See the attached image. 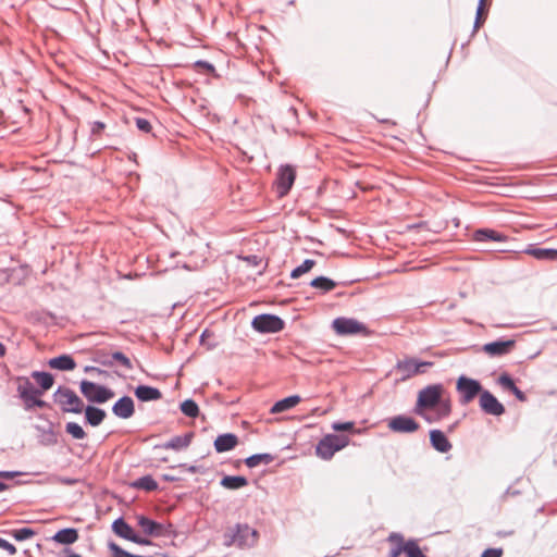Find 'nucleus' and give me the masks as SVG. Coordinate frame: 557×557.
Segmentation results:
<instances>
[{
    "label": "nucleus",
    "mask_w": 557,
    "mask_h": 557,
    "mask_svg": "<svg viewBox=\"0 0 557 557\" xmlns=\"http://www.w3.org/2000/svg\"><path fill=\"white\" fill-rule=\"evenodd\" d=\"M5 355V347L2 343H0V357H3Z\"/></svg>",
    "instance_id": "obj_49"
},
{
    "label": "nucleus",
    "mask_w": 557,
    "mask_h": 557,
    "mask_svg": "<svg viewBox=\"0 0 557 557\" xmlns=\"http://www.w3.org/2000/svg\"><path fill=\"white\" fill-rule=\"evenodd\" d=\"M104 129L106 124L103 122L96 121L91 123L90 133L92 137L98 138Z\"/></svg>",
    "instance_id": "obj_42"
},
{
    "label": "nucleus",
    "mask_w": 557,
    "mask_h": 557,
    "mask_svg": "<svg viewBox=\"0 0 557 557\" xmlns=\"http://www.w3.org/2000/svg\"><path fill=\"white\" fill-rule=\"evenodd\" d=\"M237 444L238 437L235 434L226 433L215 438L214 448L218 453H224L233 449Z\"/></svg>",
    "instance_id": "obj_19"
},
{
    "label": "nucleus",
    "mask_w": 557,
    "mask_h": 557,
    "mask_svg": "<svg viewBox=\"0 0 557 557\" xmlns=\"http://www.w3.org/2000/svg\"><path fill=\"white\" fill-rule=\"evenodd\" d=\"M52 540L59 544H73L78 540V532L73 528L62 529L53 535Z\"/></svg>",
    "instance_id": "obj_24"
},
{
    "label": "nucleus",
    "mask_w": 557,
    "mask_h": 557,
    "mask_svg": "<svg viewBox=\"0 0 557 557\" xmlns=\"http://www.w3.org/2000/svg\"><path fill=\"white\" fill-rule=\"evenodd\" d=\"M112 411L122 419L131 418L134 414L133 399L128 396L122 397L113 405Z\"/></svg>",
    "instance_id": "obj_18"
},
{
    "label": "nucleus",
    "mask_w": 557,
    "mask_h": 557,
    "mask_svg": "<svg viewBox=\"0 0 557 557\" xmlns=\"http://www.w3.org/2000/svg\"><path fill=\"white\" fill-rule=\"evenodd\" d=\"M479 405L486 414L498 417L505 413L504 405L486 389L480 394Z\"/></svg>",
    "instance_id": "obj_11"
},
{
    "label": "nucleus",
    "mask_w": 557,
    "mask_h": 557,
    "mask_svg": "<svg viewBox=\"0 0 557 557\" xmlns=\"http://www.w3.org/2000/svg\"><path fill=\"white\" fill-rule=\"evenodd\" d=\"M453 430H454V426L448 428V432H453Z\"/></svg>",
    "instance_id": "obj_54"
},
{
    "label": "nucleus",
    "mask_w": 557,
    "mask_h": 557,
    "mask_svg": "<svg viewBox=\"0 0 557 557\" xmlns=\"http://www.w3.org/2000/svg\"><path fill=\"white\" fill-rule=\"evenodd\" d=\"M473 237L476 242H505L507 239V236H505L504 234H500L490 228H482L475 231Z\"/></svg>",
    "instance_id": "obj_22"
},
{
    "label": "nucleus",
    "mask_w": 557,
    "mask_h": 557,
    "mask_svg": "<svg viewBox=\"0 0 557 557\" xmlns=\"http://www.w3.org/2000/svg\"><path fill=\"white\" fill-rule=\"evenodd\" d=\"M0 548L7 550L10 555L16 554V547L2 537H0Z\"/></svg>",
    "instance_id": "obj_45"
},
{
    "label": "nucleus",
    "mask_w": 557,
    "mask_h": 557,
    "mask_svg": "<svg viewBox=\"0 0 557 557\" xmlns=\"http://www.w3.org/2000/svg\"><path fill=\"white\" fill-rule=\"evenodd\" d=\"M485 2H486V0H480V4H479L478 11H476V22H475L476 27H479L481 24V18L483 15Z\"/></svg>",
    "instance_id": "obj_47"
},
{
    "label": "nucleus",
    "mask_w": 557,
    "mask_h": 557,
    "mask_svg": "<svg viewBox=\"0 0 557 557\" xmlns=\"http://www.w3.org/2000/svg\"><path fill=\"white\" fill-rule=\"evenodd\" d=\"M109 548L110 550L112 552L113 554V557H144V556H138V555H133L126 550H124L123 548H121L117 544L115 543H111L109 545Z\"/></svg>",
    "instance_id": "obj_40"
},
{
    "label": "nucleus",
    "mask_w": 557,
    "mask_h": 557,
    "mask_svg": "<svg viewBox=\"0 0 557 557\" xmlns=\"http://www.w3.org/2000/svg\"><path fill=\"white\" fill-rule=\"evenodd\" d=\"M248 484L245 476H232L227 475L221 480V485L227 490H238Z\"/></svg>",
    "instance_id": "obj_30"
},
{
    "label": "nucleus",
    "mask_w": 557,
    "mask_h": 557,
    "mask_svg": "<svg viewBox=\"0 0 557 557\" xmlns=\"http://www.w3.org/2000/svg\"><path fill=\"white\" fill-rule=\"evenodd\" d=\"M32 376L35 379V381L40 385L42 391H48L53 385V376L48 372H33Z\"/></svg>",
    "instance_id": "obj_32"
},
{
    "label": "nucleus",
    "mask_w": 557,
    "mask_h": 557,
    "mask_svg": "<svg viewBox=\"0 0 557 557\" xmlns=\"http://www.w3.org/2000/svg\"><path fill=\"white\" fill-rule=\"evenodd\" d=\"M433 362L418 361L413 358L399 360L396 364L397 372L401 373L403 379H409L425 372V368L432 367Z\"/></svg>",
    "instance_id": "obj_8"
},
{
    "label": "nucleus",
    "mask_w": 557,
    "mask_h": 557,
    "mask_svg": "<svg viewBox=\"0 0 557 557\" xmlns=\"http://www.w3.org/2000/svg\"><path fill=\"white\" fill-rule=\"evenodd\" d=\"M196 66L199 67V69L205 70L206 72H213L214 71V66L212 64H210L209 62H206V61H197L196 62Z\"/></svg>",
    "instance_id": "obj_48"
},
{
    "label": "nucleus",
    "mask_w": 557,
    "mask_h": 557,
    "mask_svg": "<svg viewBox=\"0 0 557 557\" xmlns=\"http://www.w3.org/2000/svg\"><path fill=\"white\" fill-rule=\"evenodd\" d=\"M193 436H194L193 433H187L183 436H175V437L171 438L169 442H166L163 445V448L174 449V450H180V449L186 448L189 446Z\"/></svg>",
    "instance_id": "obj_27"
},
{
    "label": "nucleus",
    "mask_w": 557,
    "mask_h": 557,
    "mask_svg": "<svg viewBox=\"0 0 557 557\" xmlns=\"http://www.w3.org/2000/svg\"><path fill=\"white\" fill-rule=\"evenodd\" d=\"M67 557H82V556H81V555H78V554H76V553L69 552Z\"/></svg>",
    "instance_id": "obj_52"
},
{
    "label": "nucleus",
    "mask_w": 557,
    "mask_h": 557,
    "mask_svg": "<svg viewBox=\"0 0 557 557\" xmlns=\"http://www.w3.org/2000/svg\"><path fill=\"white\" fill-rule=\"evenodd\" d=\"M17 391L26 409L47 406V403L40 399L42 392L37 389L27 379L20 382Z\"/></svg>",
    "instance_id": "obj_6"
},
{
    "label": "nucleus",
    "mask_w": 557,
    "mask_h": 557,
    "mask_svg": "<svg viewBox=\"0 0 557 557\" xmlns=\"http://www.w3.org/2000/svg\"><path fill=\"white\" fill-rule=\"evenodd\" d=\"M445 389L441 384L429 385L418 394L414 412L428 422H436L451 412V401L444 397Z\"/></svg>",
    "instance_id": "obj_1"
},
{
    "label": "nucleus",
    "mask_w": 557,
    "mask_h": 557,
    "mask_svg": "<svg viewBox=\"0 0 557 557\" xmlns=\"http://www.w3.org/2000/svg\"><path fill=\"white\" fill-rule=\"evenodd\" d=\"M135 488L145 490L148 492L154 491L158 488L157 481L151 475H145L136 480L131 484Z\"/></svg>",
    "instance_id": "obj_31"
},
{
    "label": "nucleus",
    "mask_w": 557,
    "mask_h": 557,
    "mask_svg": "<svg viewBox=\"0 0 557 557\" xmlns=\"http://www.w3.org/2000/svg\"><path fill=\"white\" fill-rule=\"evenodd\" d=\"M137 523L146 535L161 536L164 534V527L145 516H137Z\"/></svg>",
    "instance_id": "obj_17"
},
{
    "label": "nucleus",
    "mask_w": 557,
    "mask_h": 557,
    "mask_svg": "<svg viewBox=\"0 0 557 557\" xmlns=\"http://www.w3.org/2000/svg\"><path fill=\"white\" fill-rule=\"evenodd\" d=\"M112 529L116 535L136 544L148 545L150 543L148 540L136 535L132 527L127 524L123 519L115 520L112 524Z\"/></svg>",
    "instance_id": "obj_14"
},
{
    "label": "nucleus",
    "mask_w": 557,
    "mask_h": 557,
    "mask_svg": "<svg viewBox=\"0 0 557 557\" xmlns=\"http://www.w3.org/2000/svg\"><path fill=\"white\" fill-rule=\"evenodd\" d=\"M388 428L396 433H413L420 428L419 423L407 416H396L388 421Z\"/></svg>",
    "instance_id": "obj_13"
},
{
    "label": "nucleus",
    "mask_w": 557,
    "mask_h": 557,
    "mask_svg": "<svg viewBox=\"0 0 557 557\" xmlns=\"http://www.w3.org/2000/svg\"><path fill=\"white\" fill-rule=\"evenodd\" d=\"M7 488V485L4 483L0 482V493L3 492Z\"/></svg>",
    "instance_id": "obj_53"
},
{
    "label": "nucleus",
    "mask_w": 557,
    "mask_h": 557,
    "mask_svg": "<svg viewBox=\"0 0 557 557\" xmlns=\"http://www.w3.org/2000/svg\"><path fill=\"white\" fill-rule=\"evenodd\" d=\"M65 431L75 440H83L86 437V433L83 428L76 422H69L65 425Z\"/></svg>",
    "instance_id": "obj_36"
},
{
    "label": "nucleus",
    "mask_w": 557,
    "mask_h": 557,
    "mask_svg": "<svg viewBox=\"0 0 557 557\" xmlns=\"http://www.w3.org/2000/svg\"><path fill=\"white\" fill-rule=\"evenodd\" d=\"M86 371H95V372H98V373H102V371L98 368H86Z\"/></svg>",
    "instance_id": "obj_50"
},
{
    "label": "nucleus",
    "mask_w": 557,
    "mask_h": 557,
    "mask_svg": "<svg viewBox=\"0 0 557 557\" xmlns=\"http://www.w3.org/2000/svg\"><path fill=\"white\" fill-rule=\"evenodd\" d=\"M54 401L64 412L81 413L84 408L83 400L67 387H59L55 391Z\"/></svg>",
    "instance_id": "obj_4"
},
{
    "label": "nucleus",
    "mask_w": 557,
    "mask_h": 557,
    "mask_svg": "<svg viewBox=\"0 0 557 557\" xmlns=\"http://www.w3.org/2000/svg\"><path fill=\"white\" fill-rule=\"evenodd\" d=\"M135 122H136V126L138 127V129H140L145 133H149L152 128L150 122L146 119L137 117Z\"/></svg>",
    "instance_id": "obj_44"
},
{
    "label": "nucleus",
    "mask_w": 557,
    "mask_h": 557,
    "mask_svg": "<svg viewBox=\"0 0 557 557\" xmlns=\"http://www.w3.org/2000/svg\"><path fill=\"white\" fill-rule=\"evenodd\" d=\"M516 346L515 339L496 341L487 343L483 346V351L488 356H504L509 354Z\"/></svg>",
    "instance_id": "obj_15"
},
{
    "label": "nucleus",
    "mask_w": 557,
    "mask_h": 557,
    "mask_svg": "<svg viewBox=\"0 0 557 557\" xmlns=\"http://www.w3.org/2000/svg\"><path fill=\"white\" fill-rule=\"evenodd\" d=\"M503 556V549L502 548H488L485 549L481 557H502Z\"/></svg>",
    "instance_id": "obj_46"
},
{
    "label": "nucleus",
    "mask_w": 557,
    "mask_h": 557,
    "mask_svg": "<svg viewBox=\"0 0 557 557\" xmlns=\"http://www.w3.org/2000/svg\"><path fill=\"white\" fill-rule=\"evenodd\" d=\"M349 444V438L345 435L326 434L320 440L315 447L318 457L330 460L335 453L342 450Z\"/></svg>",
    "instance_id": "obj_3"
},
{
    "label": "nucleus",
    "mask_w": 557,
    "mask_h": 557,
    "mask_svg": "<svg viewBox=\"0 0 557 557\" xmlns=\"http://www.w3.org/2000/svg\"><path fill=\"white\" fill-rule=\"evenodd\" d=\"M112 358L123 364L126 369L133 368L131 360L123 352L116 351L112 355Z\"/></svg>",
    "instance_id": "obj_43"
},
{
    "label": "nucleus",
    "mask_w": 557,
    "mask_h": 557,
    "mask_svg": "<svg viewBox=\"0 0 557 557\" xmlns=\"http://www.w3.org/2000/svg\"><path fill=\"white\" fill-rule=\"evenodd\" d=\"M315 262L314 260H311V259H307L305 260L299 267H297L296 269H294L292 271V278H298L300 277L302 274L309 272L313 267H314Z\"/></svg>",
    "instance_id": "obj_37"
},
{
    "label": "nucleus",
    "mask_w": 557,
    "mask_h": 557,
    "mask_svg": "<svg viewBox=\"0 0 557 557\" xmlns=\"http://www.w3.org/2000/svg\"><path fill=\"white\" fill-rule=\"evenodd\" d=\"M527 253L534 257L537 260H556L557 250L549 248H530Z\"/></svg>",
    "instance_id": "obj_29"
},
{
    "label": "nucleus",
    "mask_w": 557,
    "mask_h": 557,
    "mask_svg": "<svg viewBox=\"0 0 557 557\" xmlns=\"http://www.w3.org/2000/svg\"><path fill=\"white\" fill-rule=\"evenodd\" d=\"M335 285L336 284L332 280L324 276H319L311 281L312 287L320 288L324 292L332 290L335 287Z\"/></svg>",
    "instance_id": "obj_34"
},
{
    "label": "nucleus",
    "mask_w": 557,
    "mask_h": 557,
    "mask_svg": "<svg viewBox=\"0 0 557 557\" xmlns=\"http://www.w3.org/2000/svg\"><path fill=\"white\" fill-rule=\"evenodd\" d=\"M273 457L270 454H257L248 457L245 463L248 468H255L261 463L268 465L272 462Z\"/></svg>",
    "instance_id": "obj_33"
},
{
    "label": "nucleus",
    "mask_w": 557,
    "mask_h": 557,
    "mask_svg": "<svg viewBox=\"0 0 557 557\" xmlns=\"http://www.w3.org/2000/svg\"><path fill=\"white\" fill-rule=\"evenodd\" d=\"M296 178V171L292 165H283L277 171L276 190L280 197H284L290 190Z\"/></svg>",
    "instance_id": "obj_10"
},
{
    "label": "nucleus",
    "mask_w": 557,
    "mask_h": 557,
    "mask_svg": "<svg viewBox=\"0 0 557 557\" xmlns=\"http://www.w3.org/2000/svg\"><path fill=\"white\" fill-rule=\"evenodd\" d=\"M497 383L503 389L511 392L518 400H527L525 394L516 386L513 380L507 373L502 374L498 377Z\"/></svg>",
    "instance_id": "obj_20"
},
{
    "label": "nucleus",
    "mask_w": 557,
    "mask_h": 557,
    "mask_svg": "<svg viewBox=\"0 0 557 557\" xmlns=\"http://www.w3.org/2000/svg\"><path fill=\"white\" fill-rule=\"evenodd\" d=\"M251 325L260 333H276L283 330L284 322L276 315L260 314L253 318Z\"/></svg>",
    "instance_id": "obj_9"
},
{
    "label": "nucleus",
    "mask_w": 557,
    "mask_h": 557,
    "mask_svg": "<svg viewBox=\"0 0 557 557\" xmlns=\"http://www.w3.org/2000/svg\"><path fill=\"white\" fill-rule=\"evenodd\" d=\"M106 416V411L97 407L88 406L85 409L86 421L92 426L101 424Z\"/></svg>",
    "instance_id": "obj_25"
},
{
    "label": "nucleus",
    "mask_w": 557,
    "mask_h": 557,
    "mask_svg": "<svg viewBox=\"0 0 557 557\" xmlns=\"http://www.w3.org/2000/svg\"><path fill=\"white\" fill-rule=\"evenodd\" d=\"M387 541L393 545L388 557H399L401 553H405V542L403 535L398 533H391Z\"/></svg>",
    "instance_id": "obj_28"
},
{
    "label": "nucleus",
    "mask_w": 557,
    "mask_h": 557,
    "mask_svg": "<svg viewBox=\"0 0 557 557\" xmlns=\"http://www.w3.org/2000/svg\"><path fill=\"white\" fill-rule=\"evenodd\" d=\"M81 392L89 401L99 404L114 397V393L111 389L89 381L81 382Z\"/></svg>",
    "instance_id": "obj_7"
},
{
    "label": "nucleus",
    "mask_w": 557,
    "mask_h": 557,
    "mask_svg": "<svg viewBox=\"0 0 557 557\" xmlns=\"http://www.w3.org/2000/svg\"><path fill=\"white\" fill-rule=\"evenodd\" d=\"M135 395L141 401L158 400L162 397V394L158 388L147 385L137 386Z\"/></svg>",
    "instance_id": "obj_21"
},
{
    "label": "nucleus",
    "mask_w": 557,
    "mask_h": 557,
    "mask_svg": "<svg viewBox=\"0 0 557 557\" xmlns=\"http://www.w3.org/2000/svg\"><path fill=\"white\" fill-rule=\"evenodd\" d=\"M260 534L247 523H237L228 527L223 535L224 545L238 548H251L258 544Z\"/></svg>",
    "instance_id": "obj_2"
},
{
    "label": "nucleus",
    "mask_w": 557,
    "mask_h": 557,
    "mask_svg": "<svg viewBox=\"0 0 557 557\" xmlns=\"http://www.w3.org/2000/svg\"><path fill=\"white\" fill-rule=\"evenodd\" d=\"M181 410L185 416L189 418H196L199 413L198 405L191 399L183 401L181 405Z\"/></svg>",
    "instance_id": "obj_35"
},
{
    "label": "nucleus",
    "mask_w": 557,
    "mask_h": 557,
    "mask_svg": "<svg viewBox=\"0 0 557 557\" xmlns=\"http://www.w3.org/2000/svg\"><path fill=\"white\" fill-rule=\"evenodd\" d=\"M0 476H2V478H12V474L9 473V472H2V473H0Z\"/></svg>",
    "instance_id": "obj_51"
},
{
    "label": "nucleus",
    "mask_w": 557,
    "mask_h": 557,
    "mask_svg": "<svg viewBox=\"0 0 557 557\" xmlns=\"http://www.w3.org/2000/svg\"><path fill=\"white\" fill-rule=\"evenodd\" d=\"M456 389L459 394V401L462 405L470 404L484 391L479 381L461 375L456 382Z\"/></svg>",
    "instance_id": "obj_5"
},
{
    "label": "nucleus",
    "mask_w": 557,
    "mask_h": 557,
    "mask_svg": "<svg viewBox=\"0 0 557 557\" xmlns=\"http://www.w3.org/2000/svg\"><path fill=\"white\" fill-rule=\"evenodd\" d=\"M333 329L339 335H354L364 333L366 326L355 319L337 318L333 321Z\"/></svg>",
    "instance_id": "obj_12"
},
{
    "label": "nucleus",
    "mask_w": 557,
    "mask_h": 557,
    "mask_svg": "<svg viewBox=\"0 0 557 557\" xmlns=\"http://www.w3.org/2000/svg\"><path fill=\"white\" fill-rule=\"evenodd\" d=\"M49 366L52 369L62 370V371H72L76 367V362L71 356L62 355L57 358H52L49 361Z\"/></svg>",
    "instance_id": "obj_23"
},
{
    "label": "nucleus",
    "mask_w": 557,
    "mask_h": 557,
    "mask_svg": "<svg viewBox=\"0 0 557 557\" xmlns=\"http://www.w3.org/2000/svg\"><path fill=\"white\" fill-rule=\"evenodd\" d=\"M35 534H36V532L33 529H29V528H23V529H18V530L12 531V536L16 541H24V540L30 539Z\"/></svg>",
    "instance_id": "obj_39"
},
{
    "label": "nucleus",
    "mask_w": 557,
    "mask_h": 557,
    "mask_svg": "<svg viewBox=\"0 0 557 557\" xmlns=\"http://www.w3.org/2000/svg\"><path fill=\"white\" fill-rule=\"evenodd\" d=\"M332 429L336 432H346V431H354L355 429V422L348 421V422H335L332 424Z\"/></svg>",
    "instance_id": "obj_41"
},
{
    "label": "nucleus",
    "mask_w": 557,
    "mask_h": 557,
    "mask_svg": "<svg viewBox=\"0 0 557 557\" xmlns=\"http://www.w3.org/2000/svg\"><path fill=\"white\" fill-rule=\"evenodd\" d=\"M430 443L435 450L443 454L448 453L453 447L445 433L441 430L430 431Z\"/></svg>",
    "instance_id": "obj_16"
},
{
    "label": "nucleus",
    "mask_w": 557,
    "mask_h": 557,
    "mask_svg": "<svg viewBox=\"0 0 557 557\" xmlns=\"http://www.w3.org/2000/svg\"><path fill=\"white\" fill-rule=\"evenodd\" d=\"M300 400L301 399L298 395H293V396L286 397L282 400H278L271 408V413H280V412L286 411L290 408H294L295 406H297L300 403Z\"/></svg>",
    "instance_id": "obj_26"
},
{
    "label": "nucleus",
    "mask_w": 557,
    "mask_h": 557,
    "mask_svg": "<svg viewBox=\"0 0 557 557\" xmlns=\"http://www.w3.org/2000/svg\"><path fill=\"white\" fill-rule=\"evenodd\" d=\"M405 554L407 557H426L414 541L405 544Z\"/></svg>",
    "instance_id": "obj_38"
}]
</instances>
